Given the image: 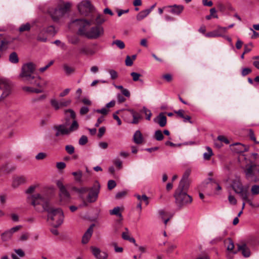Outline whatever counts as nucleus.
<instances>
[{
  "label": "nucleus",
  "instance_id": "nucleus-22",
  "mask_svg": "<svg viewBox=\"0 0 259 259\" xmlns=\"http://www.w3.org/2000/svg\"><path fill=\"white\" fill-rule=\"evenodd\" d=\"M38 88H34L32 87H24L22 89L24 91L29 93H35L36 94H38L44 92V88L45 87Z\"/></svg>",
  "mask_w": 259,
  "mask_h": 259
},
{
  "label": "nucleus",
  "instance_id": "nucleus-14",
  "mask_svg": "<svg viewBox=\"0 0 259 259\" xmlns=\"http://www.w3.org/2000/svg\"><path fill=\"white\" fill-rule=\"evenodd\" d=\"M58 187L60 190V197L61 200L66 201L70 199V194L66 190L65 186L61 183L58 182Z\"/></svg>",
  "mask_w": 259,
  "mask_h": 259
},
{
  "label": "nucleus",
  "instance_id": "nucleus-35",
  "mask_svg": "<svg viewBox=\"0 0 259 259\" xmlns=\"http://www.w3.org/2000/svg\"><path fill=\"white\" fill-rule=\"evenodd\" d=\"M31 28V25L29 23L21 25L19 28V31L20 32H23L24 31H28Z\"/></svg>",
  "mask_w": 259,
  "mask_h": 259
},
{
  "label": "nucleus",
  "instance_id": "nucleus-59",
  "mask_svg": "<svg viewBox=\"0 0 259 259\" xmlns=\"http://www.w3.org/2000/svg\"><path fill=\"white\" fill-rule=\"evenodd\" d=\"M126 194V191H121V192H118L116 194V198H117V199H120V198H121L123 197H124Z\"/></svg>",
  "mask_w": 259,
  "mask_h": 259
},
{
  "label": "nucleus",
  "instance_id": "nucleus-20",
  "mask_svg": "<svg viewBox=\"0 0 259 259\" xmlns=\"http://www.w3.org/2000/svg\"><path fill=\"white\" fill-rule=\"evenodd\" d=\"M133 141L137 144H141L143 142V137L139 130L135 132L133 136Z\"/></svg>",
  "mask_w": 259,
  "mask_h": 259
},
{
  "label": "nucleus",
  "instance_id": "nucleus-55",
  "mask_svg": "<svg viewBox=\"0 0 259 259\" xmlns=\"http://www.w3.org/2000/svg\"><path fill=\"white\" fill-rule=\"evenodd\" d=\"M69 42L73 45H76L78 43L79 39L77 37L74 36L69 39Z\"/></svg>",
  "mask_w": 259,
  "mask_h": 259
},
{
  "label": "nucleus",
  "instance_id": "nucleus-10",
  "mask_svg": "<svg viewBox=\"0 0 259 259\" xmlns=\"http://www.w3.org/2000/svg\"><path fill=\"white\" fill-rule=\"evenodd\" d=\"M10 93V86L5 80L0 79V100L4 99Z\"/></svg>",
  "mask_w": 259,
  "mask_h": 259
},
{
  "label": "nucleus",
  "instance_id": "nucleus-61",
  "mask_svg": "<svg viewBox=\"0 0 259 259\" xmlns=\"http://www.w3.org/2000/svg\"><path fill=\"white\" fill-rule=\"evenodd\" d=\"M228 240L229 244L227 246V249L228 250H232L234 247L233 242L230 238H229Z\"/></svg>",
  "mask_w": 259,
  "mask_h": 259
},
{
  "label": "nucleus",
  "instance_id": "nucleus-11",
  "mask_svg": "<svg viewBox=\"0 0 259 259\" xmlns=\"http://www.w3.org/2000/svg\"><path fill=\"white\" fill-rule=\"evenodd\" d=\"M100 185L97 184L91 189L88 196V200L89 202H94L96 201L100 192Z\"/></svg>",
  "mask_w": 259,
  "mask_h": 259
},
{
  "label": "nucleus",
  "instance_id": "nucleus-6",
  "mask_svg": "<svg viewBox=\"0 0 259 259\" xmlns=\"http://www.w3.org/2000/svg\"><path fill=\"white\" fill-rule=\"evenodd\" d=\"M71 6V4L69 2L64 3L62 5H59L57 8L49 9L48 12L53 20L57 21L69 10Z\"/></svg>",
  "mask_w": 259,
  "mask_h": 259
},
{
  "label": "nucleus",
  "instance_id": "nucleus-7",
  "mask_svg": "<svg viewBox=\"0 0 259 259\" xmlns=\"http://www.w3.org/2000/svg\"><path fill=\"white\" fill-rule=\"evenodd\" d=\"M244 173L247 179H252L254 182L259 181V165L250 164L245 169Z\"/></svg>",
  "mask_w": 259,
  "mask_h": 259
},
{
  "label": "nucleus",
  "instance_id": "nucleus-43",
  "mask_svg": "<svg viewBox=\"0 0 259 259\" xmlns=\"http://www.w3.org/2000/svg\"><path fill=\"white\" fill-rule=\"evenodd\" d=\"M251 192L252 195L259 194V185H254L251 187Z\"/></svg>",
  "mask_w": 259,
  "mask_h": 259
},
{
  "label": "nucleus",
  "instance_id": "nucleus-38",
  "mask_svg": "<svg viewBox=\"0 0 259 259\" xmlns=\"http://www.w3.org/2000/svg\"><path fill=\"white\" fill-rule=\"evenodd\" d=\"M154 138L157 141H160L163 139L164 136L160 130H157L155 132Z\"/></svg>",
  "mask_w": 259,
  "mask_h": 259
},
{
  "label": "nucleus",
  "instance_id": "nucleus-57",
  "mask_svg": "<svg viewBox=\"0 0 259 259\" xmlns=\"http://www.w3.org/2000/svg\"><path fill=\"white\" fill-rule=\"evenodd\" d=\"M251 72V70L249 68H244L242 69L241 74L244 76Z\"/></svg>",
  "mask_w": 259,
  "mask_h": 259
},
{
  "label": "nucleus",
  "instance_id": "nucleus-2",
  "mask_svg": "<svg viewBox=\"0 0 259 259\" xmlns=\"http://www.w3.org/2000/svg\"><path fill=\"white\" fill-rule=\"evenodd\" d=\"M190 174L188 170L184 173L174 194L176 203L180 208L191 203L192 201V197L187 193L190 184Z\"/></svg>",
  "mask_w": 259,
  "mask_h": 259
},
{
  "label": "nucleus",
  "instance_id": "nucleus-17",
  "mask_svg": "<svg viewBox=\"0 0 259 259\" xmlns=\"http://www.w3.org/2000/svg\"><path fill=\"white\" fill-rule=\"evenodd\" d=\"M154 122L158 123L160 127H164L167 122L166 117L163 113H160L156 117L154 118Z\"/></svg>",
  "mask_w": 259,
  "mask_h": 259
},
{
  "label": "nucleus",
  "instance_id": "nucleus-18",
  "mask_svg": "<svg viewBox=\"0 0 259 259\" xmlns=\"http://www.w3.org/2000/svg\"><path fill=\"white\" fill-rule=\"evenodd\" d=\"M94 227V224H92L83 235L81 240L83 244H87L90 240L93 232Z\"/></svg>",
  "mask_w": 259,
  "mask_h": 259
},
{
  "label": "nucleus",
  "instance_id": "nucleus-37",
  "mask_svg": "<svg viewBox=\"0 0 259 259\" xmlns=\"http://www.w3.org/2000/svg\"><path fill=\"white\" fill-rule=\"evenodd\" d=\"M51 106L56 110H57L60 108V102H58L56 99H52L50 101Z\"/></svg>",
  "mask_w": 259,
  "mask_h": 259
},
{
  "label": "nucleus",
  "instance_id": "nucleus-45",
  "mask_svg": "<svg viewBox=\"0 0 259 259\" xmlns=\"http://www.w3.org/2000/svg\"><path fill=\"white\" fill-rule=\"evenodd\" d=\"M88 141V138L86 136H82L79 140L78 143L80 145H84Z\"/></svg>",
  "mask_w": 259,
  "mask_h": 259
},
{
  "label": "nucleus",
  "instance_id": "nucleus-60",
  "mask_svg": "<svg viewBox=\"0 0 259 259\" xmlns=\"http://www.w3.org/2000/svg\"><path fill=\"white\" fill-rule=\"evenodd\" d=\"M228 200L229 202L232 204H236L237 203L236 199H235L234 196H233L232 195H229L228 197Z\"/></svg>",
  "mask_w": 259,
  "mask_h": 259
},
{
  "label": "nucleus",
  "instance_id": "nucleus-13",
  "mask_svg": "<svg viewBox=\"0 0 259 259\" xmlns=\"http://www.w3.org/2000/svg\"><path fill=\"white\" fill-rule=\"evenodd\" d=\"M92 252L96 259H107L108 257V253L101 250L98 247L95 246H91L90 247Z\"/></svg>",
  "mask_w": 259,
  "mask_h": 259
},
{
  "label": "nucleus",
  "instance_id": "nucleus-25",
  "mask_svg": "<svg viewBox=\"0 0 259 259\" xmlns=\"http://www.w3.org/2000/svg\"><path fill=\"white\" fill-rule=\"evenodd\" d=\"M72 175L74 177V180L80 184H81L83 182V180L82 179V172L81 170H78L77 171H74L72 173Z\"/></svg>",
  "mask_w": 259,
  "mask_h": 259
},
{
  "label": "nucleus",
  "instance_id": "nucleus-3",
  "mask_svg": "<svg viewBox=\"0 0 259 259\" xmlns=\"http://www.w3.org/2000/svg\"><path fill=\"white\" fill-rule=\"evenodd\" d=\"M35 69L36 66L34 63L29 62L24 64L22 66L20 77L24 81L33 87H46L48 84L47 81L34 73Z\"/></svg>",
  "mask_w": 259,
  "mask_h": 259
},
{
  "label": "nucleus",
  "instance_id": "nucleus-63",
  "mask_svg": "<svg viewBox=\"0 0 259 259\" xmlns=\"http://www.w3.org/2000/svg\"><path fill=\"white\" fill-rule=\"evenodd\" d=\"M56 166L59 169H63L65 167L66 164L64 162H57L56 164Z\"/></svg>",
  "mask_w": 259,
  "mask_h": 259
},
{
  "label": "nucleus",
  "instance_id": "nucleus-26",
  "mask_svg": "<svg viewBox=\"0 0 259 259\" xmlns=\"http://www.w3.org/2000/svg\"><path fill=\"white\" fill-rule=\"evenodd\" d=\"M123 210L122 208H121L119 206H117L114 207L113 209L110 210V214L111 215H116L117 217L121 218V219H122V216L120 212L121 211Z\"/></svg>",
  "mask_w": 259,
  "mask_h": 259
},
{
  "label": "nucleus",
  "instance_id": "nucleus-28",
  "mask_svg": "<svg viewBox=\"0 0 259 259\" xmlns=\"http://www.w3.org/2000/svg\"><path fill=\"white\" fill-rule=\"evenodd\" d=\"M149 14V10L146 9L142 11L137 14L136 16L137 20L138 21H141L146 17Z\"/></svg>",
  "mask_w": 259,
  "mask_h": 259
},
{
  "label": "nucleus",
  "instance_id": "nucleus-48",
  "mask_svg": "<svg viewBox=\"0 0 259 259\" xmlns=\"http://www.w3.org/2000/svg\"><path fill=\"white\" fill-rule=\"evenodd\" d=\"M125 63L127 66H131L133 64V61L130 56L126 57Z\"/></svg>",
  "mask_w": 259,
  "mask_h": 259
},
{
  "label": "nucleus",
  "instance_id": "nucleus-39",
  "mask_svg": "<svg viewBox=\"0 0 259 259\" xmlns=\"http://www.w3.org/2000/svg\"><path fill=\"white\" fill-rule=\"evenodd\" d=\"M205 36L207 37H215L222 36V34L218 33L215 30H214L205 34Z\"/></svg>",
  "mask_w": 259,
  "mask_h": 259
},
{
  "label": "nucleus",
  "instance_id": "nucleus-50",
  "mask_svg": "<svg viewBox=\"0 0 259 259\" xmlns=\"http://www.w3.org/2000/svg\"><path fill=\"white\" fill-rule=\"evenodd\" d=\"M109 73L110 75L111 78L112 79H115L116 78H117L118 74H117V72L115 70H113V69L110 70L109 71Z\"/></svg>",
  "mask_w": 259,
  "mask_h": 259
},
{
  "label": "nucleus",
  "instance_id": "nucleus-62",
  "mask_svg": "<svg viewBox=\"0 0 259 259\" xmlns=\"http://www.w3.org/2000/svg\"><path fill=\"white\" fill-rule=\"evenodd\" d=\"M89 111V108L85 106L82 107L80 109V114L84 115L87 113Z\"/></svg>",
  "mask_w": 259,
  "mask_h": 259
},
{
  "label": "nucleus",
  "instance_id": "nucleus-44",
  "mask_svg": "<svg viewBox=\"0 0 259 259\" xmlns=\"http://www.w3.org/2000/svg\"><path fill=\"white\" fill-rule=\"evenodd\" d=\"M238 194H239V195L240 196V197L242 198V200L246 202L248 200V192L246 190H244L243 191H242V193Z\"/></svg>",
  "mask_w": 259,
  "mask_h": 259
},
{
  "label": "nucleus",
  "instance_id": "nucleus-58",
  "mask_svg": "<svg viewBox=\"0 0 259 259\" xmlns=\"http://www.w3.org/2000/svg\"><path fill=\"white\" fill-rule=\"evenodd\" d=\"M29 238V234L28 233H22L20 237V240L21 241H26Z\"/></svg>",
  "mask_w": 259,
  "mask_h": 259
},
{
  "label": "nucleus",
  "instance_id": "nucleus-16",
  "mask_svg": "<svg viewBox=\"0 0 259 259\" xmlns=\"http://www.w3.org/2000/svg\"><path fill=\"white\" fill-rule=\"evenodd\" d=\"M14 38H6L1 41L0 51L3 52L8 49L9 46L15 40Z\"/></svg>",
  "mask_w": 259,
  "mask_h": 259
},
{
  "label": "nucleus",
  "instance_id": "nucleus-1",
  "mask_svg": "<svg viewBox=\"0 0 259 259\" xmlns=\"http://www.w3.org/2000/svg\"><path fill=\"white\" fill-rule=\"evenodd\" d=\"M27 199L37 212H48L47 220L52 226L57 228L63 223L64 216L62 210L60 208L52 207L48 200L40 194L32 195L28 197Z\"/></svg>",
  "mask_w": 259,
  "mask_h": 259
},
{
  "label": "nucleus",
  "instance_id": "nucleus-4",
  "mask_svg": "<svg viewBox=\"0 0 259 259\" xmlns=\"http://www.w3.org/2000/svg\"><path fill=\"white\" fill-rule=\"evenodd\" d=\"M74 22H77L79 25L78 32L80 35L90 39H96L103 34L104 30L101 26L92 27L90 30L88 31L87 28L91 24V22L84 19L76 20Z\"/></svg>",
  "mask_w": 259,
  "mask_h": 259
},
{
  "label": "nucleus",
  "instance_id": "nucleus-29",
  "mask_svg": "<svg viewBox=\"0 0 259 259\" xmlns=\"http://www.w3.org/2000/svg\"><path fill=\"white\" fill-rule=\"evenodd\" d=\"M63 70L65 73V74L67 75H69L74 72L75 69L69 66L67 64H65L63 65Z\"/></svg>",
  "mask_w": 259,
  "mask_h": 259
},
{
  "label": "nucleus",
  "instance_id": "nucleus-24",
  "mask_svg": "<svg viewBox=\"0 0 259 259\" xmlns=\"http://www.w3.org/2000/svg\"><path fill=\"white\" fill-rule=\"evenodd\" d=\"M79 51L80 54L90 56H92L96 53V51L89 48L87 47H82L80 49Z\"/></svg>",
  "mask_w": 259,
  "mask_h": 259
},
{
  "label": "nucleus",
  "instance_id": "nucleus-51",
  "mask_svg": "<svg viewBox=\"0 0 259 259\" xmlns=\"http://www.w3.org/2000/svg\"><path fill=\"white\" fill-rule=\"evenodd\" d=\"M217 140L221 142H224L226 144H229V140L224 136H219L217 138Z\"/></svg>",
  "mask_w": 259,
  "mask_h": 259
},
{
  "label": "nucleus",
  "instance_id": "nucleus-47",
  "mask_svg": "<svg viewBox=\"0 0 259 259\" xmlns=\"http://www.w3.org/2000/svg\"><path fill=\"white\" fill-rule=\"evenodd\" d=\"M131 75L132 76L133 80L134 81H137L140 80V77L141 76V74L140 73L133 72L131 73Z\"/></svg>",
  "mask_w": 259,
  "mask_h": 259
},
{
  "label": "nucleus",
  "instance_id": "nucleus-15",
  "mask_svg": "<svg viewBox=\"0 0 259 259\" xmlns=\"http://www.w3.org/2000/svg\"><path fill=\"white\" fill-rule=\"evenodd\" d=\"M232 187L236 193H241L244 190L243 186L239 179H236L233 181Z\"/></svg>",
  "mask_w": 259,
  "mask_h": 259
},
{
  "label": "nucleus",
  "instance_id": "nucleus-46",
  "mask_svg": "<svg viewBox=\"0 0 259 259\" xmlns=\"http://www.w3.org/2000/svg\"><path fill=\"white\" fill-rule=\"evenodd\" d=\"M65 150L69 154H72L74 152V148L71 145H67L65 146Z\"/></svg>",
  "mask_w": 259,
  "mask_h": 259
},
{
  "label": "nucleus",
  "instance_id": "nucleus-30",
  "mask_svg": "<svg viewBox=\"0 0 259 259\" xmlns=\"http://www.w3.org/2000/svg\"><path fill=\"white\" fill-rule=\"evenodd\" d=\"M135 196L141 203L143 201L145 202V203L146 205H148L149 198L145 194H143L142 196L140 195L139 194H135Z\"/></svg>",
  "mask_w": 259,
  "mask_h": 259
},
{
  "label": "nucleus",
  "instance_id": "nucleus-8",
  "mask_svg": "<svg viewBox=\"0 0 259 259\" xmlns=\"http://www.w3.org/2000/svg\"><path fill=\"white\" fill-rule=\"evenodd\" d=\"M22 228V226L18 225L15 226L10 229L7 230L2 233L1 235V239L3 242H7L12 239L13 234L20 230Z\"/></svg>",
  "mask_w": 259,
  "mask_h": 259
},
{
  "label": "nucleus",
  "instance_id": "nucleus-19",
  "mask_svg": "<svg viewBox=\"0 0 259 259\" xmlns=\"http://www.w3.org/2000/svg\"><path fill=\"white\" fill-rule=\"evenodd\" d=\"M238 250L241 251L242 255L245 257H249L250 255L249 248L244 243L238 244Z\"/></svg>",
  "mask_w": 259,
  "mask_h": 259
},
{
  "label": "nucleus",
  "instance_id": "nucleus-34",
  "mask_svg": "<svg viewBox=\"0 0 259 259\" xmlns=\"http://www.w3.org/2000/svg\"><path fill=\"white\" fill-rule=\"evenodd\" d=\"M234 145H237L239 147L238 150H237V152L239 153H242V152H246V151H248V150H249L248 146L241 144L240 143H236L234 144Z\"/></svg>",
  "mask_w": 259,
  "mask_h": 259
},
{
  "label": "nucleus",
  "instance_id": "nucleus-49",
  "mask_svg": "<svg viewBox=\"0 0 259 259\" xmlns=\"http://www.w3.org/2000/svg\"><path fill=\"white\" fill-rule=\"evenodd\" d=\"M116 186V182L114 180H109L108 182V188L109 190H112Z\"/></svg>",
  "mask_w": 259,
  "mask_h": 259
},
{
  "label": "nucleus",
  "instance_id": "nucleus-31",
  "mask_svg": "<svg viewBox=\"0 0 259 259\" xmlns=\"http://www.w3.org/2000/svg\"><path fill=\"white\" fill-rule=\"evenodd\" d=\"M206 149L207 152L203 154V157L204 160H208L213 155V152L212 149L209 147H206Z\"/></svg>",
  "mask_w": 259,
  "mask_h": 259
},
{
  "label": "nucleus",
  "instance_id": "nucleus-53",
  "mask_svg": "<svg viewBox=\"0 0 259 259\" xmlns=\"http://www.w3.org/2000/svg\"><path fill=\"white\" fill-rule=\"evenodd\" d=\"M46 156L47 155L45 153L40 152L35 156V158L37 160H42L44 159L46 157Z\"/></svg>",
  "mask_w": 259,
  "mask_h": 259
},
{
  "label": "nucleus",
  "instance_id": "nucleus-12",
  "mask_svg": "<svg viewBox=\"0 0 259 259\" xmlns=\"http://www.w3.org/2000/svg\"><path fill=\"white\" fill-rule=\"evenodd\" d=\"M164 9L169 13L174 15H180L184 10V6L182 5H174L173 6H167L164 7Z\"/></svg>",
  "mask_w": 259,
  "mask_h": 259
},
{
  "label": "nucleus",
  "instance_id": "nucleus-52",
  "mask_svg": "<svg viewBox=\"0 0 259 259\" xmlns=\"http://www.w3.org/2000/svg\"><path fill=\"white\" fill-rule=\"evenodd\" d=\"M95 112L102 114L103 115H106L108 113L109 110L108 109H107L106 108H103L101 109L95 110Z\"/></svg>",
  "mask_w": 259,
  "mask_h": 259
},
{
  "label": "nucleus",
  "instance_id": "nucleus-27",
  "mask_svg": "<svg viewBox=\"0 0 259 259\" xmlns=\"http://www.w3.org/2000/svg\"><path fill=\"white\" fill-rule=\"evenodd\" d=\"M14 251L16 254H12L11 257L13 259H20L17 255L19 257H23L25 255V253L22 249H15Z\"/></svg>",
  "mask_w": 259,
  "mask_h": 259
},
{
  "label": "nucleus",
  "instance_id": "nucleus-56",
  "mask_svg": "<svg viewBox=\"0 0 259 259\" xmlns=\"http://www.w3.org/2000/svg\"><path fill=\"white\" fill-rule=\"evenodd\" d=\"M54 63V61L53 60H52L48 64H47V65H46L45 67H41L40 68H39V70L42 72L44 71H45L46 70H47L50 66H51Z\"/></svg>",
  "mask_w": 259,
  "mask_h": 259
},
{
  "label": "nucleus",
  "instance_id": "nucleus-33",
  "mask_svg": "<svg viewBox=\"0 0 259 259\" xmlns=\"http://www.w3.org/2000/svg\"><path fill=\"white\" fill-rule=\"evenodd\" d=\"M47 33L42 29L37 35V39L38 41L45 42L47 40Z\"/></svg>",
  "mask_w": 259,
  "mask_h": 259
},
{
  "label": "nucleus",
  "instance_id": "nucleus-32",
  "mask_svg": "<svg viewBox=\"0 0 259 259\" xmlns=\"http://www.w3.org/2000/svg\"><path fill=\"white\" fill-rule=\"evenodd\" d=\"M9 61L13 64H16L19 62V58L16 52H14L10 54Z\"/></svg>",
  "mask_w": 259,
  "mask_h": 259
},
{
  "label": "nucleus",
  "instance_id": "nucleus-36",
  "mask_svg": "<svg viewBox=\"0 0 259 259\" xmlns=\"http://www.w3.org/2000/svg\"><path fill=\"white\" fill-rule=\"evenodd\" d=\"M72 190L75 192L80 194H84L88 191V188L85 187H82L80 188L73 187Z\"/></svg>",
  "mask_w": 259,
  "mask_h": 259
},
{
  "label": "nucleus",
  "instance_id": "nucleus-64",
  "mask_svg": "<svg viewBox=\"0 0 259 259\" xmlns=\"http://www.w3.org/2000/svg\"><path fill=\"white\" fill-rule=\"evenodd\" d=\"M36 186H30L25 191L27 194H31L34 192Z\"/></svg>",
  "mask_w": 259,
  "mask_h": 259
},
{
  "label": "nucleus",
  "instance_id": "nucleus-23",
  "mask_svg": "<svg viewBox=\"0 0 259 259\" xmlns=\"http://www.w3.org/2000/svg\"><path fill=\"white\" fill-rule=\"evenodd\" d=\"M128 111L130 112L133 117V120L131 122V123L133 124H137L139 122V120L142 118L141 115L133 109H129Z\"/></svg>",
  "mask_w": 259,
  "mask_h": 259
},
{
  "label": "nucleus",
  "instance_id": "nucleus-9",
  "mask_svg": "<svg viewBox=\"0 0 259 259\" xmlns=\"http://www.w3.org/2000/svg\"><path fill=\"white\" fill-rule=\"evenodd\" d=\"M93 6L89 0H84L78 5V10L82 15H88L92 10Z\"/></svg>",
  "mask_w": 259,
  "mask_h": 259
},
{
  "label": "nucleus",
  "instance_id": "nucleus-21",
  "mask_svg": "<svg viewBox=\"0 0 259 259\" xmlns=\"http://www.w3.org/2000/svg\"><path fill=\"white\" fill-rule=\"evenodd\" d=\"M26 182V179L24 177H17L14 178L12 185L13 187H17L19 185L25 183Z\"/></svg>",
  "mask_w": 259,
  "mask_h": 259
},
{
  "label": "nucleus",
  "instance_id": "nucleus-54",
  "mask_svg": "<svg viewBox=\"0 0 259 259\" xmlns=\"http://www.w3.org/2000/svg\"><path fill=\"white\" fill-rule=\"evenodd\" d=\"M70 103H71L70 100H68L66 101H64V100L61 101L60 102V108L62 107H66V106H68L70 104Z\"/></svg>",
  "mask_w": 259,
  "mask_h": 259
},
{
  "label": "nucleus",
  "instance_id": "nucleus-5",
  "mask_svg": "<svg viewBox=\"0 0 259 259\" xmlns=\"http://www.w3.org/2000/svg\"><path fill=\"white\" fill-rule=\"evenodd\" d=\"M65 114L66 116L69 115L70 117L73 119H75V113L72 109H69L66 110L65 111ZM78 126L79 125L77 121L74 120L69 128L67 127L65 124H62L54 126L53 130L56 131L55 136L56 137H59L60 136L70 134L71 133L76 131L78 129Z\"/></svg>",
  "mask_w": 259,
  "mask_h": 259
},
{
  "label": "nucleus",
  "instance_id": "nucleus-41",
  "mask_svg": "<svg viewBox=\"0 0 259 259\" xmlns=\"http://www.w3.org/2000/svg\"><path fill=\"white\" fill-rule=\"evenodd\" d=\"M105 21V19L103 18V15H99L95 20V22H93L92 21H90L92 23H95L97 24H100L103 23Z\"/></svg>",
  "mask_w": 259,
  "mask_h": 259
},
{
  "label": "nucleus",
  "instance_id": "nucleus-42",
  "mask_svg": "<svg viewBox=\"0 0 259 259\" xmlns=\"http://www.w3.org/2000/svg\"><path fill=\"white\" fill-rule=\"evenodd\" d=\"M142 110L146 116V119L148 120H150L151 119V117L152 116V113L150 110L146 108L145 107H143Z\"/></svg>",
  "mask_w": 259,
  "mask_h": 259
},
{
  "label": "nucleus",
  "instance_id": "nucleus-40",
  "mask_svg": "<svg viewBox=\"0 0 259 259\" xmlns=\"http://www.w3.org/2000/svg\"><path fill=\"white\" fill-rule=\"evenodd\" d=\"M112 44L116 45L120 49H123L125 47V45L123 41L119 39L113 41Z\"/></svg>",
  "mask_w": 259,
  "mask_h": 259
}]
</instances>
